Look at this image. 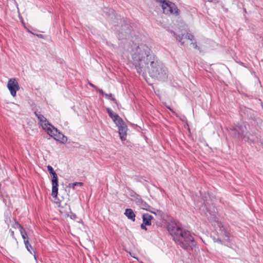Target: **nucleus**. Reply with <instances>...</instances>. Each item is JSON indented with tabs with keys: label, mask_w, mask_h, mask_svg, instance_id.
I'll return each mask as SVG.
<instances>
[{
	"label": "nucleus",
	"mask_w": 263,
	"mask_h": 263,
	"mask_svg": "<svg viewBox=\"0 0 263 263\" xmlns=\"http://www.w3.org/2000/svg\"><path fill=\"white\" fill-rule=\"evenodd\" d=\"M220 232L219 233V238L217 239H215V242H221L222 239L223 241H229V234L224 230V229L220 228Z\"/></svg>",
	"instance_id": "nucleus-7"
},
{
	"label": "nucleus",
	"mask_w": 263,
	"mask_h": 263,
	"mask_svg": "<svg viewBox=\"0 0 263 263\" xmlns=\"http://www.w3.org/2000/svg\"><path fill=\"white\" fill-rule=\"evenodd\" d=\"M90 85L92 87H94V88H96V86H95L94 85H93L92 84L90 83Z\"/></svg>",
	"instance_id": "nucleus-30"
},
{
	"label": "nucleus",
	"mask_w": 263,
	"mask_h": 263,
	"mask_svg": "<svg viewBox=\"0 0 263 263\" xmlns=\"http://www.w3.org/2000/svg\"><path fill=\"white\" fill-rule=\"evenodd\" d=\"M83 185L82 182H76L72 183L69 184L68 186L70 187H72L73 189L75 188L76 186H81Z\"/></svg>",
	"instance_id": "nucleus-16"
},
{
	"label": "nucleus",
	"mask_w": 263,
	"mask_h": 263,
	"mask_svg": "<svg viewBox=\"0 0 263 263\" xmlns=\"http://www.w3.org/2000/svg\"><path fill=\"white\" fill-rule=\"evenodd\" d=\"M152 219L153 216L147 213L144 214L142 216L143 222L145 224H147V226H151L152 224L151 220Z\"/></svg>",
	"instance_id": "nucleus-11"
},
{
	"label": "nucleus",
	"mask_w": 263,
	"mask_h": 263,
	"mask_svg": "<svg viewBox=\"0 0 263 263\" xmlns=\"http://www.w3.org/2000/svg\"><path fill=\"white\" fill-rule=\"evenodd\" d=\"M124 214L129 219H130L132 221H135L136 215L132 209H126L125 211Z\"/></svg>",
	"instance_id": "nucleus-10"
},
{
	"label": "nucleus",
	"mask_w": 263,
	"mask_h": 263,
	"mask_svg": "<svg viewBox=\"0 0 263 263\" xmlns=\"http://www.w3.org/2000/svg\"><path fill=\"white\" fill-rule=\"evenodd\" d=\"M7 87L13 97L16 96V91L20 89L18 83L15 78L10 79L8 81Z\"/></svg>",
	"instance_id": "nucleus-5"
},
{
	"label": "nucleus",
	"mask_w": 263,
	"mask_h": 263,
	"mask_svg": "<svg viewBox=\"0 0 263 263\" xmlns=\"http://www.w3.org/2000/svg\"><path fill=\"white\" fill-rule=\"evenodd\" d=\"M34 114L37 118L39 123L43 130L50 136L62 143H65L67 141V137L51 125L43 115L36 111L34 112Z\"/></svg>",
	"instance_id": "nucleus-3"
},
{
	"label": "nucleus",
	"mask_w": 263,
	"mask_h": 263,
	"mask_svg": "<svg viewBox=\"0 0 263 263\" xmlns=\"http://www.w3.org/2000/svg\"><path fill=\"white\" fill-rule=\"evenodd\" d=\"M107 112L109 116V117L112 119V120L116 117V116H118L117 114L114 112L111 109L107 108Z\"/></svg>",
	"instance_id": "nucleus-14"
},
{
	"label": "nucleus",
	"mask_w": 263,
	"mask_h": 263,
	"mask_svg": "<svg viewBox=\"0 0 263 263\" xmlns=\"http://www.w3.org/2000/svg\"><path fill=\"white\" fill-rule=\"evenodd\" d=\"M147 224H145L144 223L142 222V223L141 224V228L143 230H146L147 229L146 228V226Z\"/></svg>",
	"instance_id": "nucleus-25"
},
{
	"label": "nucleus",
	"mask_w": 263,
	"mask_h": 263,
	"mask_svg": "<svg viewBox=\"0 0 263 263\" xmlns=\"http://www.w3.org/2000/svg\"><path fill=\"white\" fill-rule=\"evenodd\" d=\"M52 179V194L51 195L53 198H56L58 193V178L56 173L51 175Z\"/></svg>",
	"instance_id": "nucleus-6"
},
{
	"label": "nucleus",
	"mask_w": 263,
	"mask_h": 263,
	"mask_svg": "<svg viewBox=\"0 0 263 263\" xmlns=\"http://www.w3.org/2000/svg\"><path fill=\"white\" fill-rule=\"evenodd\" d=\"M167 107V108H168L170 110H171V111L172 110V109H171L170 107Z\"/></svg>",
	"instance_id": "nucleus-31"
},
{
	"label": "nucleus",
	"mask_w": 263,
	"mask_h": 263,
	"mask_svg": "<svg viewBox=\"0 0 263 263\" xmlns=\"http://www.w3.org/2000/svg\"><path fill=\"white\" fill-rule=\"evenodd\" d=\"M130 255L133 257H134V258H136L137 259H137V258L134 256V255H132L130 253Z\"/></svg>",
	"instance_id": "nucleus-29"
},
{
	"label": "nucleus",
	"mask_w": 263,
	"mask_h": 263,
	"mask_svg": "<svg viewBox=\"0 0 263 263\" xmlns=\"http://www.w3.org/2000/svg\"><path fill=\"white\" fill-rule=\"evenodd\" d=\"M132 63L138 73L159 80L167 78V70L164 64L152 52L148 46L141 45L131 51Z\"/></svg>",
	"instance_id": "nucleus-1"
},
{
	"label": "nucleus",
	"mask_w": 263,
	"mask_h": 263,
	"mask_svg": "<svg viewBox=\"0 0 263 263\" xmlns=\"http://www.w3.org/2000/svg\"><path fill=\"white\" fill-rule=\"evenodd\" d=\"M192 44L193 45L194 48L197 49H199V47H198L196 42H193V43H192Z\"/></svg>",
	"instance_id": "nucleus-26"
},
{
	"label": "nucleus",
	"mask_w": 263,
	"mask_h": 263,
	"mask_svg": "<svg viewBox=\"0 0 263 263\" xmlns=\"http://www.w3.org/2000/svg\"><path fill=\"white\" fill-rule=\"evenodd\" d=\"M127 126L126 124L118 126L119 134L122 141H124L126 137Z\"/></svg>",
	"instance_id": "nucleus-9"
},
{
	"label": "nucleus",
	"mask_w": 263,
	"mask_h": 263,
	"mask_svg": "<svg viewBox=\"0 0 263 263\" xmlns=\"http://www.w3.org/2000/svg\"><path fill=\"white\" fill-rule=\"evenodd\" d=\"M13 227L15 229H19L20 231L22 230V229H24V228L21 226L17 222L15 221L13 225Z\"/></svg>",
	"instance_id": "nucleus-19"
},
{
	"label": "nucleus",
	"mask_w": 263,
	"mask_h": 263,
	"mask_svg": "<svg viewBox=\"0 0 263 263\" xmlns=\"http://www.w3.org/2000/svg\"><path fill=\"white\" fill-rule=\"evenodd\" d=\"M132 196L133 197H135V203L137 204L138 203H139L140 201H141L142 200L141 197L139 195H137L136 194H134V195H132Z\"/></svg>",
	"instance_id": "nucleus-17"
},
{
	"label": "nucleus",
	"mask_w": 263,
	"mask_h": 263,
	"mask_svg": "<svg viewBox=\"0 0 263 263\" xmlns=\"http://www.w3.org/2000/svg\"><path fill=\"white\" fill-rule=\"evenodd\" d=\"M184 38H185V39H186L187 40L192 41V40H194V36L192 34H191L187 33L185 35Z\"/></svg>",
	"instance_id": "nucleus-22"
},
{
	"label": "nucleus",
	"mask_w": 263,
	"mask_h": 263,
	"mask_svg": "<svg viewBox=\"0 0 263 263\" xmlns=\"http://www.w3.org/2000/svg\"><path fill=\"white\" fill-rule=\"evenodd\" d=\"M24 243L27 250L30 251V248H31L32 247L31 245L29 243L28 240H25V241H24Z\"/></svg>",
	"instance_id": "nucleus-21"
},
{
	"label": "nucleus",
	"mask_w": 263,
	"mask_h": 263,
	"mask_svg": "<svg viewBox=\"0 0 263 263\" xmlns=\"http://www.w3.org/2000/svg\"><path fill=\"white\" fill-rule=\"evenodd\" d=\"M156 1L161 4V7L164 13L175 15L179 14V10L174 3L165 0Z\"/></svg>",
	"instance_id": "nucleus-4"
},
{
	"label": "nucleus",
	"mask_w": 263,
	"mask_h": 263,
	"mask_svg": "<svg viewBox=\"0 0 263 263\" xmlns=\"http://www.w3.org/2000/svg\"><path fill=\"white\" fill-rule=\"evenodd\" d=\"M246 127L243 124L237 125L234 127L233 130L236 131L234 135L236 137L242 136Z\"/></svg>",
	"instance_id": "nucleus-8"
},
{
	"label": "nucleus",
	"mask_w": 263,
	"mask_h": 263,
	"mask_svg": "<svg viewBox=\"0 0 263 263\" xmlns=\"http://www.w3.org/2000/svg\"><path fill=\"white\" fill-rule=\"evenodd\" d=\"M20 233L22 235V238L24 239V242L25 241V240H28V238L27 233L24 229H22V230L20 231Z\"/></svg>",
	"instance_id": "nucleus-15"
},
{
	"label": "nucleus",
	"mask_w": 263,
	"mask_h": 263,
	"mask_svg": "<svg viewBox=\"0 0 263 263\" xmlns=\"http://www.w3.org/2000/svg\"><path fill=\"white\" fill-rule=\"evenodd\" d=\"M10 231L11 232V236L12 237H13V236H14V232L13 231H12V230H10Z\"/></svg>",
	"instance_id": "nucleus-28"
},
{
	"label": "nucleus",
	"mask_w": 263,
	"mask_h": 263,
	"mask_svg": "<svg viewBox=\"0 0 263 263\" xmlns=\"http://www.w3.org/2000/svg\"><path fill=\"white\" fill-rule=\"evenodd\" d=\"M167 230L175 242L185 250H192L195 247L193 237L188 231L183 230L180 223L171 221L167 226Z\"/></svg>",
	"instance_id": "nucleus-2"
},
{
	"label": "nucleus",
	"mask_w": 263,
	"mask_h": 263,
	"mask_svg": "<svg viewBox=\"0 0 263 263\" xmlns=\"http://www.w3.org/2000/svg\"><path fill=\"white\" fill-rule=\"evenodd\" d=\"M47 170L49 171V173L51 175L55 173V172H54L53 168L50 165H48L47 166Z\"/></svg>",
	"instance_id": "nucleus-20"
},
{
	"label": "nucleus",
	"mask_w": 263,
	"mask_h": 263,
	"mask_svg": "<svg viewBox=\"0 0 263 263\" xmlns=\"http://www.w3.org/2000/svg\"><path fill=\"white\" fill-rule=\"evenodd\" d=\"M104 96H105L106 98H107V99H109V100H112V101H116V99H115V97H114V95H113L112 94H111V93H109V94H107V93H106V94H104Z\"/></svg>",
	"instance_id": "nucleus-18"
},
{
	"label": "nucleus",
	"mask_w": 263,
	"mask_h": 263,
	"mask_svg": "<svg viewBox=\"0 0 263 263\" xmlns=\"http://www.w3.org/2000/svg\"><path fill=\"white\" fill-rule=\"evenodd\" d=\"M141 263H143L142 261L140 262Z\"/></svg>",
	"instance_id": "nucleus-32"
},
{
	"label": "nucleus",
	"mask_w": 263,
	"mask_h": 263,
	"mask_svg": "<svg viewBox=\"0 0 263 263\" xmlns=\"http://www.w3.org/2000/svg\"><path fill=\"white\" fill-rule=\"evenodd\" d=\"M97 90H98V91L101 93L102 95H103V96H104V94H106L105 93H104L103 92V91L102 90V89H97Z\"/></svg>",
	"instance_id": "nucleus-27"
},
{
	"label": "nucleus",
	"mask_w": 263,
	"mask_h": 263,
	"mask_svg": "<svg viewBox=\"0 0 263 263\" xmlns=\"http://www.w3.org/2000/svg\"><path fill=\"white\" fill-rule=\"evenodd\" d=\"M147 211H149L152 213H154L155 214H157L159 213H160V211L158 210H156L154 208H152V209H150V210H147Z\"/></svg>",
	"instance_id": "nucleus-23"
},
{
	"label": "nucleus",
	"mask_w": 263,
	"mask_h": 263,
	"mask_svg": "<svg viewBox=\"0 0 263 263\" xmlns=\"http://www.w3.org/2000/svg\"><path fill=\"white\" fill-rule=\"evenodd\" d=\"M183 36H184L183 34H182L181 36H180V35H178L176 36V39L179 40L181 42L182 45L184 44V43L183 42H182Z\"/></svg>",
	"instance_id": "nucleus-24"
},
{
	"label": "nucleus",
	"mask_w": 263,
	"mask_h": 263,
	"mask_svg": "<svg viewBox=\"0 0 263 263\" xmlns=\"http://www.w3.org/2000/svg\"><path fill=\"white\" fill-rule=\"evenodd\" d=\"M141 209L145 210H150V209H152L150 205H149L146 202L143 201L142 199L140 201L139 203L137 204Z\"/></svg>",
	"instance_id": "nucleus-12"
},
{
	"label": "nucleus",
	"mask_w": 263,
	"mask_h": 263,
	"mask_svg": "<svg viewBox=\"0 0 263 263\" xmlns=\"http://www.w3.org/2000/svg\"><path fill=\"white\" fill-rule=\"evenodd\" d=\"M113 120V121L118 127L125 124L121 118H120L118 115Z\"/></svg>",
	"instance_id": "nucleus-13"
}]
</instances>
